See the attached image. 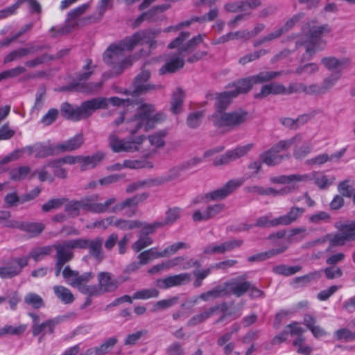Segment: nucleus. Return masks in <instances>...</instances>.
Here are the masks:
<instances>
[{
	"mask_svg": "<svg viewBox=\"0 0 355 355\" xmlns=\"http://www.w3.org/2000/svg\"><path fill=\"white\" fill-rule=\"evenodd\" d=\"M99 196L94 194L81 198L80 200H71L64 204V211L71 217H76L80 214V209H83L87 211L103 214L109 211L110 206L116 202L114 197L107 199L104 202H98Z\"/></svg>",
	"mask_w": 355,
	"mask_h": 355,
	"instance_id": "1",
	"label": "nucleus"
},
{
	"mask_svg": "<svg viewBox=\"0 0 355 355\" xmlns=\"http://www.w3.org/2000/svg\"><path fill=\"white\" fill-rule=\"evenodd\" d=\"M126 39H123L116 44L110 45L105 51L103 61L112 67V73L115 75L121 74L123 70L132 64L130 60L125 57V51H130Z\"/></svg>",
	"mask_w": 355,
	"mask_h": 355,
	"instance_id": "2",
	"label": "nucleus"
},
{
	"mask_svg": "<svg viewBox=\"0 0 355 355\" xmlns=\"http://www.w3.org/2000/svg\"><path fill=\"white\" fill-rule=\"evenodd\" d=\"M302 135L300 133L295 135L290 139L280 140L274 144L270 149L260 154L261 162L268 166H274L282 163L284 160L291 158L290 153L279 154L281 152L288 150L293 144L301 142Z\"/></svg>",
	"mask_w": 355,
	"mask_h": 355,
	"instance_id": "3",
	"label": "nucleus"
},
{
	"mask_svg": "<svg viewBox=\"0 0 355 355\" xmlns=\"http://www.w3.org/2000/svg\"><path fill=\"white\" fill-rule=\"evenodd\" d=\"M248 118V112L239 109L229 112H215L209 120L217 129L227 132L239 128Z\"/></svg>",
	"mask_w": 355,
	"mask_h": 355,
	"instance_id": "4",
	"label": "nucleus"
},
{
	"mask_svg": "<svg viewBox=\"0 0 355 355\" xmlns=\"http://www.w3.org/2000/svg\"><path fill=\"white\" fill-rule=\"evenodd\" d=\"M104 103L103 99H91L83 102L80 106L73 107L65 102L61 105L60 112L64 118L78 121L90 116L95 110L103 107Z\"/></svg>",
	"mask_w": 355,
	"mask_h": 355,
	"instance_id": "5",
	"label": "nucleus"
},
{
	"mask_svg": "<svg viewBox=\"0 0 355 355\" xmlns=\"http://www.w3.org/2000/svg\"><path fill=\"white\" fill-rule=\"evenodd\" d=\"M284 73V71H263L256 75L239 80L232 85L233 89L231 90L237 96L239 94L248 92L254 85L269 82Z\"/></svg>",
	"mask_w": 355,
	"mask_h": 355,
	"instance_id": "6",
	"label": "nucleus"
},
{
	"mask_svg": "<svg viewBox=\"0 0 355 355\" xmlns=\"http://www.w3.org/2000/svg\"><path fill=\"white\" fill-rule=\"evenodd\" d=\"M244 182L243 178L230 180L223 187L205 193L201 196V199L205 202L223 200L242 186Z\"/></svg>",
	"mask_w": 355,
	"mask_h": 355,
	"instance_id": "7",
	"label": "nucleus"
},
{
	"mask_svg": "<svg viewBox=\"0 0 355 355\" xmlns=\"http://www.w3.org/2000/svg\"><path fill=\"white\" fill-rule=\"evenodd\" d=\"M75 249H78L76 239L64 240L55 243L53 245V250L55 251V261L64 264L71 261L74 257L73 250Z\"/></svg>",
	"mask_w": 355,
	"mask_h": 355,
	"instance_id": "8",
	"label": "nucleus"
},
{
	"mask_svg": "<svg viewBox=\"0 0 355 355\" xmlns=\"http://www.w3.org/2000/svg\"><path fill=\"white\" fill-rule=\"evenodd\" d=\"M28 261L29 257L11 258L4 266L0 267V278L12 279L19 275Z\"/></svg>",
	"mask_w": 355,
	"mask_h": 355,
	"instance_id": "9",
	"label": "nucleus"
},
{
	"mask_svg": "<svg viewBox=\"0 0 355 355\" xmlns=\"http://www.w3.org/2000/svg\"><path fill=\"white\" fill-rule=\"evenodd\" d=\"M331 247L343 246L347 242L355 241V221H349L341 224L339 232L329 236Z\"/></svg>",
	"mask_w": 355,
	"mask_h": 355,
	"instance_id": "10",
	"label": "nucleus"
},
{
	"mask_svg": "<svg viewBox=\"0 0 355 355\" xmlns=\"http://www.w3.org/2000/svg\"><path fill=\"white\" fill-rule=\"evenodd\" d=\"M189 36V32H181L180 35L168 45V48L171 49L180 47L179 50H180V53L191 51L196 48L197 45L203 42L205 35L199 34L197 36H195L192 39L189 40L185 45L181 46L183 42L186 40Z\"/></svg>",
	"mask_w": 355,
	"mask_h": 355,
	"instance_id": "11",
	"label": "nucleus"
},
{
	"mask_svg": "<svg viewBox=\"0 0 355 355\" xmlns=\"http://www.w3.org/2000/svg\"><path fill=\"white\" fill-rule=\"evenodd\" d=\"M78 249H87L91 257L98 262L104 259V254L102 248L103 239L102 237H96L94 239H76Z\"/></svg>",
	"mask_w": 355,
	"mask_h": 355,
	"instance_id": "12",
	"label": "nucleus"
},
{
	"mask_svg": "<svg viewBox=\"0 0 355 355\" xmlns=\"http://www.w3.org/2000/svg\"><path fill=\"white\" fill-rule=\"evenodd\" d=\"M160 33L159 30L148 29L134 33L132 36L125 37L130 48L132 49L139 44H148L150 48H153L156 41L155 38Z\"/></svg>",
	"mask_w": 355,
	"mask_h": 355,
	"instance_id": "13",
	"label": "nucleus"
},
{
	"mask_svg": "<svg viewBox=\"0 0 355 355\" xmlns=\"http://www.w3.org/2000/svg\"><path fill=\"white\" fill-rule=\"evenodd\" d=\"M253 147L252 144H248L243 146H239L234 149L226 152L225 154L216 157L213 161L215 166L226 165L230 162L234 161L245 155Z\"/></svg>",
	"mask_w": 355,
	"mask_h": 355,
	"instance_id": "14",
	"label": "nucleus"
},
{
	"mask_svg": "<svg viewBox=\"0 0 355 355\" xmlns=\"http://www.w3.org/2000/svg\"><path fill=\"white\" fill-rule=\"evenodd\" d=\"M62 276L71 286L76 288L82 283L89 282L94 277V275L92 272L80 275L78 271L72 270L69 266L64 267L62 270Z\"/></svg>",
	"mask_w": 355,
	"mask_h": 355,
	"instance_id": "15",
	"label": "nucleus"
},
{
	"mask_svg": "<svg viewBox=\"0 0 355 355\" xmlns=\"http://www.w3.org/2000/svg\"><path fill=\"white\" fill-rule=\"evenodd\" d=\"M142 107L140 106L137 110V113L132 119H127L124 123V128L125 130L128 131L130 134L134 135L140 129L144 128L146 131V118H145L146 109H151L150 106Z\"/></svg>",
	"mask_w": 355,
	"mask_h": 355,
	"instance_id": "16",
	"label": "nucleus"
},
{
	"mask_svg": "<svg viewBox=\"0 0 355 355\" xmlns=\"http://www.w3.org/2000/svg\"><path fill=\"white\" fill-rule=\"evenodd\" d=\"M98 286L103 294L117 290L119 282L114 275L109 272H100L97 274Z\"/></svg>",
	"mask_w": 355,
	"mask_h": 355,
	"instance_id": "17",
	"label": "nucleus"
},
{
	"mask_svg": "<svg viewBox=\"0 0 355 355\" xmlns=\"http://www.w3.org/2000/svg\"><path fill=\"white\" fill-rule=\"evenodd\" d=\"M180 50L178 54L171 55L167 62L159 69V75L173 73L182 69L184 65V58Z\"/></svg>",
	"mask_w": 355,
	"mask_h": 355,
	"instance_id": "18",
	"label": "nucleus"
},
{
	"mask_svg": "<svg viewBox=\"0 0 355 355\" xmlns=\"http://www.w3.org/2000/svg\"><path fill=\"white\" fill-rule=\"evenodd\" d=\"M243 241L241 239L227 241L219 245H209L205 248L204 253L206 254H223L240 247Z\"/></svg>",
	"mask_w": 355,
	"mask_h": 355,
	"instance_id": "19",
	"label": "nucleus"
},
{
	"mask_svg": "<svg viewBox=\"0 0 355 355\" xmlns=\"http://www.w3.org/2000/svg\"><path fill=\"white\" fill-rule=\"evenodd\" d=\"M44 49V46H35L28 44V47L19 48L10 52L6 55L3 60V63L6 64L12 61L24 58L30 54H33L42 51Z\"/></svg>",
	"mask_w": 355,
	"mask_h": 355,
	"instance_id": "20",
	"label": "nucleus"
},
{
	"mask_svg": "<svg viewBox=\"0 0 355 355\" xmlns=\"http://www.w3.org/2000/svg\"><path fill=\"white\" fill-rule=\"evenodd\" d=\"M108 140L110 147L114 153L132 152L138 150L134 142L120 139L114 133L109 136Z\"/></svg>",
	"mask_w": 355,
	"mask_h": 355,
	"instance_id": "21",
	"label": "nucleus"
},
{
	"mask_svg": "<svg viewBox=\"0 0 355 355\" xmlns=\"http://www.w3.org/2000/svg\"><path fill=\"white\" fill-rule=\"evenodd\" d=\"M244 279L239 277L225 282L227 295L232 294L238 297L243 295L250 287V282L244 281Z\"/></svg>",
	"mask_w": 355,
	"mask_h": 355,
	"instance_id": "22",
	"label": "nucleus"
},
{
	"mask_svg": "<svg viewBox=\"0 0 355 355\" xmlns=\"http://www.w3.org/2000/svg\"><path fill=\"white\" fill-rule=\"evenodd\" d=\"M227 304L223 302L220 304L216 305L214 306L210 307L203 312L195 315L193 316L187 322V325L189 327L196 326L198 324H200L205 322L206 320L214 315L218 311H225L227 310Z\"/></svg>",
	"mask_w": 355,
	"mask_h": 355,
	"instance_id": "23",
	"label": "nucleus"
},
{
	"mask_svg": "<svg viewBox=\"0 0 355 355\" xmlns=\"http://www.w3.org/2000/svg\"><path fill=\"white\" fill-rule=\"evenodd\" d=\"M191 281L189 273H181L158 280V286L164 289L186 284Z\"/></svg>",
	"mask_w": 355,
	"mask_h": 355,
	"instance_id": "24",
	"label": "nucleus"
},
{
	"mask_svg": "<svg viewBox=\"0 0 355 355\" xmlns=\"http://www.w3.org/2000/svg\"><path fill=\"white\" fill-rule=\"evenodd\" d=\"M84 144V137L83 134H77L74 137L69 138L61 144L56 146L58 155L65 153L71 152L79 149Z\"/></svg>",
	"mask_w": 355,
	"mask_h": 355,
	"instance_id": "25",
	"label": "nucleus"
},
{
	"mask_svg": "<svg viewBox=\"0 0 355 355\" xmlns=\"http://www.w3.org/2000/svg\"><path fill=\"white\" fill-rule=\"evenodd\" d=\"M305 212L304 207L293 206L284 215L279 216L281 226H288L296 222Z\"/></svg>",
	"mask_w": 355,
	"mask_h": 355,
	"instance_id": "26",
	"label": "nucleus"
},
{
	"mask_svg": "<svg viewBox=\"0 0 355 355\" xmlns=\"http://www.w3.org/2000/svg\"><path fill=\"white\" fill-rule=\"evenodd\" d=\"M235 97H236V93H234L232 90L216 94L214 103L216 112H224L223 110L227 108Z\"/></svg>",
	"mask_w": 355,
	"mask_h": 355,
	"instance_id": "27",
	"label": "nucleus"
},
{
	"mask_svg": "<svg viewBox=\"0 0 355 355\" xmlns=\"http://www.w3.org/2000/svg\"><path fill=\"white\" fill-rule=\"evenodd\" d=\"M150 106L151 109H146L145 110V118H146V131L152 129L156 123H159L164 121L166 116L163 112H157L155 114L153 113L155 111V107L152 104H144L142 107Z\"/></svg>",
	"mask_w": 355,
	"mask_h": 355,
	"instance_id": "28",
	"label": "nucleus"
},
{
	"mask_svg": "<svg viewBox=\"0 0 355 355\" xmlns=\"http://www.w3.org/2000/svg\"><path fill=\"white\" fill-rule=\"evenodd\" d=\"M288 248L287 243H282L279 248L258 253L248 258L250 262L263 261L285 252Z\"/></svg>",
	"mask_w": 355,
	"mask_h": 355,
	"instance_id": "29",
	"label": "nucleus"
},
{
	"mask_svg": "<svg viewBox=\"0 0 355 355\" xmlns=\"http://www.w3.org/2000/svg\"><path fill=\"white\" fill-rule=\"evenodd\" d=\"M148 195L146 193L136 195L132 198H127L122 202L116 204L112 207L110 206L107 212L116 213L120 211L127 207H136L139 202L145 200Z\"/></svg>",
	"mask_w": 355,
	"mask_h": 355,
	"instance_id": "30",
	"label": "nucleus"
},
{
	"mask_svg": "<svg viewBox=\"0 0 355 355\" xmlns=\"http://www.w3.org/2000/svg\"><path fill=\"white\" fill-rule=\"evenodd\" d=\"M286 87L282 84L278 83H273L268 85H264L262 86L260 92L254 95L255 98H262L270 94L286 95Z\"/></svg>",
	"mask_w": 355,
	"mask_h": 355,
	"instance_id": "31",
	"label": "nucleus"
},
{
	"mask_svg": "<svg viewBox=\"0 0 355 355\" xmlns=\"http://www.w3.org/2000/svg\"><path fill=\"white\" fill-rule=\"evenodd\" d=\"M105 157L102 152H96L91 156L80 155V168L85 171L95 168Z\"/></svg>",
	"mask_w": 355,
	"mask_h": 355,
	"instance_id": "32",
	"label": "nucleus"
},
{
	"mask_svg": "<svg viewBox=\"0 0 355 355\" xmlns=\"http://www.w3.org/2000/svg\"><path fill=\"white\" fill-rule=\"evenodd\" d=\"M331 31V28L328 24L314 26L310 28L306 36L311 42L320 43L321 38L328 35Z\"/></svg>",
	"mask_w": 355,
	"mask_h": 355,
	"instance_id": "33",
	"label": "nucleus"
},
{
	"mask_svg": "<svg viewBox=\"0 0 355 355\" xmlns=\"http://www.w3.org/2000/svg\"><path fill=\"white\" fill-rule=\"evenodd\" d=\"M56 146L45 144L41 142L35 144V157L36 158H45L49 156L58 155Z\"/></svg>",
	"mask_w": 355,
	"mask_h": 355,
	"instance_id": "34",
	"label": "nucleus"
},
{
	"mask_svg": "<svg viewBox=\"0 0 355 355\" xmlns=\"http://www.w3.org/2000/svg\"><path fill=\"white\" fill-rule=\"evenodd\" d=\"M302 177H305L304 180L301 182H310L314 180L315 184L320 189H325L331 184L328 178L319 172H312L306 174H302Z\"/></svg>",
	"mask_w": 355,
	"mask_h": 355,
	"instance_id": "35",
	"label": "nucleus"
},
{
	"mask_svg": "<svg viewBox=\"0 0 355 355\" xmlns=\"http://www.w3.org/2000/svg\"><path fill=\"white\" fill-rule=\"evenodd\" d=\"M103 85V82L96 83H89L85 85L81 83L71 84L67 87H63L62 91H77L80 92H90L99 89Z\"/></svg>",
	"mask_w": 355,
	"mask_h": 355,
	"instance_id": "36",
	"label": "nucleus"
},
{
	"mask_svg": "<svg viewBox=\"0 0 355 355\" xmlns=\"http://www.w3.org/2000/svg\"><path fill=\"white\" fill-rule=\"evenodd\" d=\"M322 277V270H315L305 275L297 277L292 280V284L296 287H303L311 282L319 279Z\"/></svg>",
	"mask_w": 355,
	"mask_h": 355,
	"instance_id": "37",
	"label": "nucleus"
},
{
	"mask_svg": "<svg viewBox=\"0 0 355 355\" xmlns=\"http://www.w3.org/2000/svg\"><path fill=\"white\" fill-rule=\"evenodd\" d=\"M224 295H227L225 282L215 286L213 289L207 292L201 293L198 298L207 302L211 299L218 298Z\"/></svg>",
	"mask_w": 355,
	"mask_h": 355,
	"instance_id": "38",
	"label": "nucleus"
},
{
	"mask_svg": "<svg viewBox=\"0 0 355 355\" xmlns=\"http://www.w3.org/2000/svg\"><path fill=\"white\" fill-rule=\"evenodd\" d=\"M321 62L328 70H333L345 67L347 66L350 62L348 58L338 60L335 57H326L322 59Z\"/></svg>",
	"mask_w": 355,
	"mask_h": 355,
	"instance_id": "39",
	"label": "nucleus"
},
{
	"mask_svg": "<svg viewBox=\"0 0 355 355\" xmlns=\"http://www.w3.org/2000/svg\"><path fill=\"white\" fill-rule=\"evenodd\" d=\"M312 150L313 145L311 142L309 141H305L302 145L295 146L293 155L295 159L302 160L311 154Z\"/></svg>",
	"mask_w": 355,
	"mask_h": 355,
	"instance_id": "40",
	"label": "nucleus"
},
{
	"mask_svg": "<svg viewBox=\"0 0 355 355\" xmlns=\"http://www.w3.org/2000/svg\"><path fill=\"white\" fill-rule=\"evenodd\" d=\"M53 291L56 297L64 304H71L74 301V296L71 291L63 286H54Z\"/></svg>",
	"mask_w": 355,
	"mask_h": 355,
	"instance_id": "41",
	"label": "nucleus"
},
{
	"mask_svg": "<svg viewBox=\"0 0 355 355\" xmlns=\"http://www.w3.org/2000/svg\"><path fill=\"white\" fill-rule=\"evenodd\" d=\"M60 320L59 318H55L46 320L42 324H33V334L36 336L44 332L45 333L46 327H49V334H52L54 330V327L60 322Z\"/></svg>",
	"mask_w": 355,
	"mask_h": 355,
	"instance_id": "42",
	"label": "nucleus"
},
{
	"mask_svg": "<svg viewBox=\"0 0 355 355\" xmlns=\"http://www.w3.org/2000/svg\"><path fill=\"white\" fill-rule=\"evenodd\" d=\"M159 257H165L164 251L158 252L155 248H152L145 250L141 252L137 257L138 259L140 260L141 263L144 265L147 264L149 261Z\"/></svg>",
	"mask_w": 355,
	"mask_h": 355,
	"instance_id": "43",
	"label": "nucleus"
},
{
	"mask_svg": "<svg viewBox=\"0 0 355 355\" xmlns=\"http://www.w3.org/2000/svg\"><path fill=\"white\" fill-rule=\"evenodd\" d=\"M143 223L137 220L117 219L114 217V226L121 230L140 228Z\"/></svg>",
	"mask_w": 355,
	"mask_h": 355,
	"instance_id": "44",
	"label": "nucleus"
},
{
	"mask_svg": "<svg viewBox=\"0 0 355 355\" xmlns=\"http://www.w3.org/2000/svg\"><path fill=\"white\" fill-rule=\"evenodd\" d=\"M45 229V225L40 222H24L22 231L30 234L32 237L40 235Z\"/></svg>",
	"mask_w": 355,
	"mask_h": 355,
	"instance_id": "45",
	"label": "nucleus"
},
{
	"mask_svg": "<svg viewBox=\"0 0 355 355\" xmlns=\"http://www.w3.org/2000/svg\"><path fill=\"white\" fill-rule=\"evenodd\" d=\"M184 96V92L180 88H178L173 92L171 106V110L173 113L177 114L181 112Z\"/></svg>",
	"mask_w": 355,
	"mask_h": 355,
	"instance_id": "46",
	"label": "nucleus"
},
{
	"mask_svg": "<svg viewBox=\"0 0 355 355\" xmlns=\"http://www.w3.org/2000/svg\"><path fill=\"white\" fill-rule=\"evenodd\" d=\"M116 337H111L105 340L101 345L93 347L95 355H105L109 353L117 343Z\"/></svg>",
	"mask_w": 355,
	"mask_h": 355,
	"instance_id": "47",
	"label": "nucleus"
},
{
	"mask_svg": "<svg viewBox=\"0 0 355 355\" xmlns=\"http://www.w3.org/2000/svg\"><path fill=\"white\" fill-rule=\"evenodd\" d=\"M184 171H187V168L183 163L178 165L171 168L167 174L162 177L159 183H166L176 180L180 177L182 173Z\"/></svg>",
	"mask_w": 355,
	"mask_h": 355,
	"instance_id": "48",
	"label": "nucleus"
},
{
	"mask_svg": "<svg viewBox=\"0 0 355 355\" xmlns=\"http://www.w3.org/2000/svg\"><path fill=\"white\" fill-rule=\"evenodd\" d=\"M52 251L53 245L37 247L33 249L27 257H29V259H33L35 261H39L44 257L51 254Z\"/></svg>",
	"mask_w": 355,
	"mask_h": 355,
	"instance_id": "49",
	"label": "nucleus"
},
{
	"mask_svg": "<svg viewBox=\"0 0 355 355\" xmlns=\"http://www.w3.org/2000/svg\"><path fill=\"white\" fill-rule=\"evenodd\" d=\"M24 302L35 309H39L45 306V303L42 297L37 293H28L24 298Z\"/></svg>",
	"mask_w": 355,
	"mask_h": 355,
	"instance_id": "50",
	"label": "nucleus"
},
{
	"mask_svg": "<svg viewBox=\"0 0 355 355\" xmlns=\"http://www.w3.org/2000/svg\"><path fill=\"white\" fill-rule=\"evenodd\" d=\"M302 268L300 266H288L284 264H280L273 267L272 271L275 274L288 277L301 271Z\"/></svg>",
	"mask_w": 355,
	"mask_h": 355,
	"instance_id": "51",
	"label": "nucleus"
},
{
	"mask_svg": "<svg viewBox=\"0 0 355 355\" xmlns=\"http://www.w3.org/2000/svg\"><path fill=\"white\" fill-rule=\"evenodd\" d=\"M304 178L302 177V174L282 175L277 177H271L270 181L273 184H287L294 181L301 182V180H304Z\"/></svg>",
	"mask_w": 355,
	"mask_h": 355,
	"instance_id": "52",
	"label": "nucleus"
},
{
	"mask_svg": "<svg viewBox=\"0 0 355 355\" xmlns=\"http://www.w3.org/2000/svg\"><path fill=\"white\" fill-rule=\"evenodd\" d=\"M138 240L132 245V250L139 252L144 248L150 245L153 243V239L149 236L145 235L144 233H138Z\"/></svg>",
	"mask_w": 355,
	"mask_h": 355,
	"instance_id": "53",
	"label": "nucleus"
},
{
	"mask_svg": "<svg viewBox=\"0 0 355 355\" xmlns=\"http://www.w3.org/2000/svg\"><path fill=\"white\" fill-rule=\"evenodd\" d=\"M179 302V297L174 296L168 299H165L162 300H159L156 302L154 304L152 311L157 312L159 311L164 310L168 308H171L175 304H177Z\"/></svg>",
	"mask_w": 355,
	"mask_h": 355,
	"instance_id": "54",
	"label": "nucleus"
},
{
	"mask_svg": "<svg viewBox=\"0 0 355 355\" xmlns=\"http://www.w3.org/2000/svg\"><path fill=\"white\" fill-rule=\"evenodd\" d=\"M159 295V291L157 288H144L136 291L133 294L132 297L135 300H148L150 298H156Z\"/></svg>",
	"mask_w": 355,
	"mask_h": 355,
	"instance_id": "55",
	"label": "nucleus"
},
{
	"mask_svg": "<svg viewBox=\"0 0 355 355\" xmlns=\"http://www.w3.org/2000/svg\"><path fill=\"white\" fill-rule=\"evenodd\" d=\"M254 225L259 227H275L281 226L279 218L277 217L273 219H270V214L259 217L256 220Z\"/></svg>",
	"mask_w": 355,
	"mask_h": 355,
	"instance_id": "56",
	"label": "nucleus"
},
{
	"mask_svg": "<svg viewBox=\"0 0 355 355\" xmlns=\"http://www.w3.org/2000/svg\"><path fill=\"white\" fill-rule=\"evenodd\" d=\"M88 282L82 283L78 287V290L89 297L98 296L103 295L101 290L98 285H88Z\"/></svg>",
	"mask_w": 355,
	"mask_h": 355,
	"instance_id": "57",
	"label": "nucleus"
},
{
	"mask_svg": "<svg viewBox=\"0 0 355 355\" xmlns=\"http://www.w3.org/2000/svg\"><path fill=\"white\" fill-rule=\"evenodd\" d=\"M150 76L151 73L148 69H145V67L141 69V71L135 77L134 80L135 93L146 83Z\"/></svg>",
	"mask_w": 355,
	"mask_h": 355,
	"instance_id": "58",
	"label": "nucleus"
},
{
	"mask_svg": "<svg viewBox=\"0 0 355 355\" xmlns=\"http://www.w3.org/2000/svg\"><path fill=\"white\" fill-rule=\"evenodd\" d=\"M67 202V198H52L42 206V210L44 212H49L54 209H58Z\"/></svg>",
	"mask_w": 355,
	"mask_h": 355,
	"instance_id": "59",
	"label": "nucleus"
},
{
	"mask_svg": "<svg viewBox=\"0 0 355 355\" xmlns=\"http://www.w3.org/2000/svg\"><path fill=\"white\" fill-rule=\"evenodd\" d=\"M182 209L179 207L169 208L166 212V216L163 222V227L173 224L180 216Z\"/></svg>",
	"mask_w": 355,
	"mask_h": 355,
	"instance_id": "60",
	"label": "nucleus"
},
{
	"mask_svg": "<svg viewBox=\"0 0 355 355\" xmlns=\"http://www.w3.org/2000/svg\"><path fill=\"white\" fill-rule=\"evenodd\" d=\"M31 172V168L28 166H23L12 169L10 171V176L12 180L19 181L26 178Z\"/></svg>",
	"mask_w": 355,
	"mask_h": 355,
	"instance_id": "61",
	"label": "nucleus"
},
{
	"mask_svg": "<svg viewBox=\"0 0 355 355\" xmlns=\"http://www.w3.org/2000/svg\"><path fill=\"white\" fill-rule=\"evenodd\" d=\"M110 1L111 0H101L99 2V5L97 8V10L98 12V18L96 19L94 16H89L87 18L83 19V21H85V24L94 22L100 19L103 17L105 11L109 8Z\"/></svg>",
	"mask_w": 355,
	"mask_h": 355,
	"instance_id": "62",
	"label": "nucleus"
},
{
	"mask_svg": "<svg viewBox=\"0 0 355 355\" xmlns=\"http://www.w3.org/2000/svg\"><path fill=\"white\" fill-rule=\"evenodd\" d=\"M6 207H17L18 205L24 203L21 202V198L19 196L16 191L7 193L3 199Z\"/></svg>",
	"mask_w": 355,
	"mask_h": 355,
	"instance_id": "63",
	"label": "nucleus"
},
{
	"mask_svg": "<svg viewBox=\"0 0 355 355\" xmlns=\"http://www.w3.org/2000/svg\"><path fill=\"white\" fill-rule=\"evenodd\" d=\"M334 336L338 340L351 341L355 339V331L352 332L347 328H342L334 332Z\"/></svg>",
	"mask_w": 355,
	"mask_h": 355,
	"instance_id": "64",
	"label": "nucleus"
}]
</instances>
